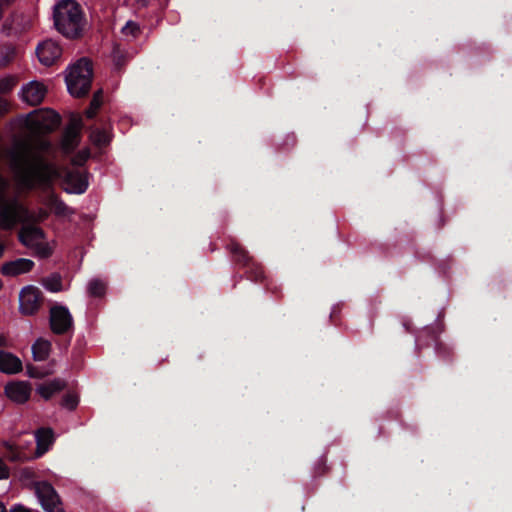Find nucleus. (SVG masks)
I'll return each instance as SVG.
<instances>
[{"instance_id":"obj_22","label":"nucleus","mask_w":512,"mask_h":512,"mask_svg":"<svg viewBox=\"0 0 512 512\" xmlns=\"http://www.w3.org/2000/svg\"><path fill=\"white\" fill-rule=\"evenodd\" d=\"M141 32L142 31L140 25L132 20L127 21L126 24L121 28L122 36L128 41H132L138 38Z\"/></svg>"},{"instance_id":"obj_32","label":"nucleus","mask_w":512,"mask_h":512,"mask_svg":"<svg viewBox=\"0 0 512 512\" xmlns=\"http://www.w3.org/2000/svg\"><path fill=\"white\" fill-rule=\"evenodd\" d=\"M9 476L10 470L4 460L0 457V480L8 479Z\"/></svg>"},{"instance_id":"obj_3","label":"nucleus","mask_w":512,"mask_h":512,"mask_svg":"<svg viewBox=\"0 0 512 512\" xmlns=\"http://www.w3.org/2000/svg\"><path fill=\"white\" fill-rule=\"evenodd\" d=\"M9 187V181L0 173V228L4 230L30 219L28 210L17 198L6 197Z\"/></svg>"},{"instance_id":"obj_30","label":"nucleus","mask_w":512,"mask_h":512,"mask_svg":"<svg viewBox=\"0 0 512 512\" xmlns=\"http://www.w3.org/2000/svg\"><path fill=\"white\" fill-rule=\"evenodd\" d=\"M54 211L58 215L70 214V208L61 200L55 199L53 203Z\"/></svg>"},{"instance_id":"obj_17","label":"nucleus","mask_w":512,"mask_h":512,"mask_svg":"<svg viewBox=\"0 0 512 512\" xmlns=\"http://www.w3.org/2000/svg\"><path fill=\"white\" fill-rule=\"evenodd\" d=\"M65 386V381L57 378L38 386L37 392L43 399L48 400L54 394L62 391L65 388Z\"/></svg>"},{"instance_id":"obj_27","label":"nucleus","mask_w":512,"mask_h":512,"mask_svg":"<svg viewBox=\"0 0 512 512\" xmlns=\"http://www.w3.org/2000/svg\"><path fill=\"white\" fill-rule=\"evenodd\" d=\"M101 106V100L97 94L94 95L89 108L86 110L85 114L87 118H93Z\"/></svg>"},{"instance_id":"obj_20","label":"nucleus","mask_w":512,"mask_h":512,"mask_svg":"<svg viewBox=\"0 0 512 512\" xmlns=\"http://www.w3.org/2000/svg\"><path fill=\"white\" fill-rule=\"evenodd\" d=\"M90 140L91 142L98 147L105 146L110 143L111 141V133H110V127H104V128H92L90 132Z\"/></svg>"},{"instance_id":"obj_4","label":"nucleus","mask_w":512,"mask_h":512,"mask_svg":"<svg viewBox=\"0 0 512 512\" xmlns=\"http://www.w3.org/2000/svg\"><path fill=\"white\" fill-rule=\"evenodd\" d=\"M65 81L69 93L74 97L86 95L91 87L92 66L89 60L83 58L66 70Z\"/></svg>"},{"instance_id":"obj_21","label":"nucleus","mask_w":512,"mask_h":512,"mask_svg":"<svg viewBox=\"0 0 512 512\" xmlns=\"http://www.w3.org/2000/svg\"><path fill=\"white\" fill-rule=\"evenodd\" d=\"M80 134L76 132H71L65 129L62 141L61 148L65 153L72 152L79 144Z\"/></svg>"},{"instance_id":"obj_2","label":"nucleus","mask_w":512,"mask_h":512,"mask_svg":"<svg viewBox=\"0 0 512 512\" xmlns=\"http://www.w3.org/2000/svg\"><path fill=\"white\" fill-rule=\"evenodd\" d=\"M54 25L64 37L75 39L83 34L86 20L75 0H61L54 6Z\"/></svg>"},{"instance_id":"obj_38","label":"nucleus","mask_w":512,"mask_h":512,"mask_svg":"<svg viewBox=\"0 0 512 512\" xmlns=\"http://www.w3.org/2000/svg\"><path fill=\"white\" fill-rule=\"evenodd\" d=\"M0 512H6V507L2 502H0Z\"/></svg>"},{"instance_id":"obj_9","label":"nucleus","mask_w":512,"mask_h":512,"mask_svg":"<svg viewBox=\"0 0 512 512\" xmlns=\"http://www.w3.org/2000/svg\"><path fill=\"white\" fill-rule=\"evenodd\" d=\"M73 325V318L65 306L57 305L50 309V326L55 334L66 333Z\"/></svg>"},{"instance_id":"obj_1","label":"nucleus","mask_w":512,"mask_h":512,"mask_svg":"<svg viewBox=\"0 0 512 512\" xmlns=\"http://www.w3.org/2000/svg\"><path fill=\"white\" fill-rule=\"evenodd\" d=\"M51 143L42 138L14 136L6 150L9 169L19 193L49 187L60 176L58 167L44 159Z\"/></svg>"},{"instance_id":"obj_8","label":"nucleus","mask_w":512,"mask_h":512,"mask_svg":"<svg viewBox=\"0 0 512 512\" xmlns=\"http://www.w3.org/2000/svg\"><path fill=\"white\" fill-rule=\"evenodd\" d=\"M34 487L37 498L45 511L63 512L59 495L50 483L45 481L36 482Z\"/></svg>"},{"instance_id":"obj_7","label":"nucleus","mask_w":512,"mask_h":512,"mask_svg":"<svg viewBox=\"0 0 512 512\" xmlns=\"http://www.w3.org/2000/svg\"><path fill=\"white\" fill-rule=\"evenodd\" d=\"M43 303V294L38 287L25 286L19 293V311L25 316L36 314Z\"/></svg>"},{"instance_id":"obj_16","label":"nucleus","mask_w":512,"mask_h":512,"mask_svg":"<svg viewBox=\"0 0 512 512\" xmlns=\"http://www.w3.org/2000/svg\"><path fill=\"white\" fill-rule=\"evenodd\" d=\"M23 369L22 361L14 354L0 351V371L5 374H17Z\"/></svg>"},{"instance_id":"obj_37","label":"nucleus","mask_w":512,"mask_h":512,"mask_svg":"<svg viewBox=\"0 0 512 512\" xmlns=\"http://www.w3.org/2000/svg\"><path fill=\"white\" fill-rule=\"evenodd\" d=\"M141 6H148L153 0H137Z\"/></svg>"},{"instance_id":"obj_15","label":"nucleus","mask_w":512,"mask_h":512,"mask_svg":"<svg viewBox=\"0 0 512 512\" xmlns=\"http://www.w3.org/2000/svg\"><path fill=\"white\" fill-rule=\"evenodd\" d=\"M36 453L35 457L45 454L54 442V433L51 428H40L35 431Z\"/></svg>"},{"instance_id":"obj_12","label":"nucleus","mask_w":512,"mask_h":512,"mask_svg":"<svg viewBox=\"0 0 512 512\" xmlns=\"http://www.w3.org/2000/svg\"><path fill=\"white\" fill-rule=\"evenodd\" d=\"M36 54L40 63L51 66L61 57L62 48L56 41L48 39L38 44Z\"/></svg>"},{"instance_id":"obj_35","label":"nucleus","mask_w":512,"mask_h":512,"mask_svg":"<svg viewBox=\"0 0 512 512\" xmlns=\"http://www.w3.org/2000/svg\"><path fill=\"white\" fill-rule=\"evenodd\" d=\"M10 512H31V510L22 505H15L11 508Z\"/></svg>"},{"instance_id":"obj_25","label":"nucleus","mask_w":512,"mask_h":512,"mask_svg":"<svg viewBox=\"0 0 512 512\" xmlns=\"http://www.w3.org/2000/svg\"><path fill=\"white\" fill-rule=\"evenodd\" d=\"M16 57V49L13 46L0 47V67L8 65Z\"/></svg>"},{"instance_id":"obj_10","label":"nucleus","mask_w":512,"mask_h":512,"mask_svg":"<svg viewBox=\"0 0 512 512\" xmlns=\"http://www.w3.org/2000/svg\"><path fill=\"white\" fill-rule=\"evenodd\" d=\"M46 93L47 87L42 82L33 80L22 86L19 97L26 104L36 106L44 100Z\"/></svg>"},{"instance_id":"obj_6","label":"nucleus","mask_w":512,"mask_h":512,"mask_svg":"<svg viewBox=\"0 0 512 512\" xmlns=\"http://www.w3.org/2000/svg\"><path fill=\"white\" fill-rule=\"evenodd\" d=\"M20 242L36 255L46 258L52 254V247L45 240L43 231L35 226H24L19 232Z\"/></svg>"},{"instance_id":"obj_19","label":"nucleus","mask_w":512,"mask_h":512,"mask_svg":"<svg viewBox=\"0 0 512 512\" xmlns=\"http://www.w3.org/2000/svg\"><path fill=\"white\" fill-rule=\"evenodd\" d=\"M50 351H51V342L46 339L39 338L32 345V354H33V359L35 361L46 360L50 355Z\"/></svg>"},{"instance_id":"obj_11","label":"nucleus","mask_w":512,"mask_h":512,"mask_svg":"<svg viewBox=\"0 0 512 512\" xmlns=\"http://www.w3.org/2000/svg\"><path fill=\"white\" fill-rule=\"evenodd\" d=\"M31 385L27 381H10L4 387L6 397L16 403H26L31 395Z\"/></svg>"},{"instance_id":"obj_34","label":"nucleus","mask_w":512,"mask_h":512,"mask_svg":"<svg viewBox=\"0 0 512 512\" xmlns=\"http://www.w3.org/2000/svg\"><path fill=\"white\" fill-rule=\"evenodd\" d=\"M9 109V104L8 102L3 99V98H0V116L3 115L4 113H6Z\"/></svg>"},{"instance_id":"obj_18","label":"nucleus","mask_w":512,"mask_h":512,"mask_svg":"<svg viewBox=\"0 0 512 512\" xmlns=\"http://www.w3.org/2000/svg\"><path fill=\"white\" fill-rule=\"evenodd\" d=\"M226 249L230 252L236 262L241 263L244 266L249 265L252 262V258L248 251H246L238 242L231 240L227 244Z\"/></svg>"},{"instance_id":"obj_28","label":"nucleus","mask_w":512,"mask_h":512,"mask_svg":"<svg viewBox=\"0 0 512 512\" xmlns=\"http://www.w3.org/2000/svg\"><path fill=\"white\" fill-rule=\"evenodd\" d=\"M82 119L80 116H73L70 120L69 125L67 126L66 130L71 132H76L77 134H80L82 129Z\"/></svg>"},{"instance_id":"obj_31","label":"nucleus","mask_w":512,"mask_h":512,"mask_svg":"<svg viewBox=\"0 0 512 512\" xmlns=\"http://www.w3.org/2000/svg\"><path fill=\"white\" fill-rule=\"evenodd\" d=\"M4 447L9 450L12 454L10 455V460L12 461H18V460H23L25 459L26 457L24 455H22L20 452H17V453H14V445L9 443V442H6L4 443Z\"/></svg>"},{"instance_id":"obj_36","label":"nucleus","mask_w":512,"mask_h":512,"mask_svg":"<svg viewBox=\"0 0 512 512\" xmlns=\"http://www.w3.org/2000/svg\"><path fill=\"white\" fill-rule=\"evenodd\" d=\"M264 277V273L261 267H257V272L255 275V280H261Z\"/></svg>"},{"instance_id":"obj_5","label":"nucleus","mask_w":512,"mask_h":512,"mask_svg":"<svg viewBox=\"0 0 512 512\" xmlns=\"http://www.w3.org/2000/svg\"><path fill=\"white\" fill-rule=\"evenodd\" d=\"M60 124V116L51 109H40L25 117V126L32 132L43 134L55 130Z\"/></svg>"},{"instance_id":"obj_24","label":"nucleus","mask_w":512,"mask_h":512,"mask_svg":"<svg viewBox=\"0 0 512 512\" xmlns=\"http://www.w3.org/2000/svg\"><path fill=\"white\" fill-rule=\"evenodd\" d=\"M43 286L51 292H59L62 290V279L60 275L53 274L43 280Z\"/></svg>"},{"instance_id":"obj_33","label":"nucleus","mask_w":512,"mask_h":512,"mask_svg":"<svg viewBox=\"0 0 512 512\" xmlns=\"http://www.w3.org/2000/svg\"><path fill=\"white\" fill-rule=\"evenodd\" d=\"M77 405V398L75 396H67L64 399V406L68 409H74Z\"/></svg>"},{"instance_id":"obj_23","label":"nucleus","mask_w":512,"mask_h":512,"mask_svg":"<svg viewBox=\"0 0 512 512\" xmlns=\"http://www.w3.org/2000/svg\"><path fill=\"white\" fill-rule=\"evenodd\" d=\"M107 285L103 280L92 279L87 285L88 294L91 297H102L106 293Z\"/></svg>"},{"instance_id":"obj_14","label":"nucleus","mask_w":512,"mask_h":512,"mask_svg":"<svg viewBox=\"0 0 512 512\" xmlns=\"http://www.w3.org/2000/svg\"><path fill=\"white\" fill-rule=\"evenodd\" d=\"M34 267V262L27 258H18L6 262L1 267V273L4 276L15 277L30 272Z\"/></svg>"},{"instance_id":"obj_13","label":"nucleus","mask_w":512,"mask_h":512,"mask_svg":"<svg viewBox=\"0 0 512 512\" xmlns=\"http://www.w3.org/2000/svg\"><path fill=\"white\" fill-rule=\"evenodd\" d=\"M88 188L87 175L80 172H69L64 179V190L70 194H82Z\"/></svg>"},{"instance_id":"obj_26","label":"nucleus","mask_w":512,"mask_h":512,"mask_svg":"<svg viewBox=\"0 0 512 512\" xmlns=\"http://www.w3.org/2000/svg\"><path fill=\"white\" fill-rule=\"evenodd\" d=\"M17 84V78L11 75L0 78V94L10 92Z\"/></svg>"},{"instance_id":"obj_29","label":"nucleus","mask_w":512,"mask_h":512,"mask_svg":"<svg viewBox=\"0 0 512 512\" xmlns=\"http://www.w3.org/2000/svg\"><path fill=\"white\" fill-rule=\"evenodd\" d=\"M90 157V152L88 149H83L79 151L72 159V163L77 166L83 165L87 159Z\"/></svg>"}]
</instances>
